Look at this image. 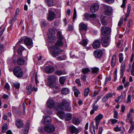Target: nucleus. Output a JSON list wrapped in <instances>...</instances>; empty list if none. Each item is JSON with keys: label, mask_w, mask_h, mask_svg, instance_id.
Returning a JSON list of instances; mask_svg holds the SVG:
<instances>
[{"label": "nucleus", "mask_w": 134, "mask_h": 134, "mask_svg": "<svg viewBox=\"0 0 134 134\" xmlns=\"http://www.w3.org/2000/svg\"><path fill=\"white\" fill-rule=\"evenodd\" d=\"M15 124L17 127L19 128L23 127L24 126L23 121L20 119H18L16 121Z\"/></svg>", "instance_id": "obj_21"}, {"label": "nucleus", "mask_w": 134, "mask_h": 134, "mask_svg": "<svg viewBox=\"0 0 134 134\" xmlns=\"http://www.w3.org/2000/svg\"><path fill=\"white\" fill-rule=\"evenodd\" d=\"M37 91V88H35L34 86H32L31 84H30L28 88L27 94L28 95L30 94L32 92V91H34L36 92Z\"/></svg>", "instance_id": "obj_15"}, {"label": "nucleus", "mask_w": 134, "mask_h": 134, "mask_svg": "<svg viewBox=\"0 0 134 134\" xmlns=\"http://www.w3.org/2000/svg\"><path fill=\"white\" fill-rule=\"evenodd\" d=\"M45 70L47 73L51 74L54 71V69L53 66L49 65L45 68Z\"/></svg>", "instance_id": "obj_18"}, {"label": "nucleus", "mask_w": 134, "mask_h": 134, "mask_svg": "<svg viewBox=\"0 0 134 134\" xmlns=\"http://www.w3.org/2000/svg\"><path fill=\"white\" fill-rule=\"evenodd\" d=\"M104 11L106 15H109L111 14V12L110 7L107 5H104Z\"/></svg>", "instance_id": "obj_16"}, {"label": "nucleus", "mask_w": 134, "mask_h": 134, "mask_svg": "<svg viewBox=\"0 0 134 134\" xmlns=\"http://www.w3.org/2000/svg\"><path fill=\"white\" fill-rule=\"evenodd\" d=\"M47 18L48 21H52L56 18V14L54 11L49 9Z\"/></svg>", "instance_id": "obj_7"}, {"label": "nucleus", "mask_w": 134, "mask_h": 134, "mask_svg": "<svg viewBox=\"0 0 134 134\" xmlns=\"http://www.w3.org/2000/svg\"><path fill=\"white\" fill-rule=\"evenodd\" d=\"M127 0H122V3L121 5V7L122 8H124L126 3V1Z\"/></svg>", "instance_id": "obj_56"}, {"label": "nucleus", "mask_w": 134, "mask_h": 134, "mask_svg": "<svg viewBox=\"0 0 134 134\" xmlns=\"http://www.w3.org/2000/svg\"><path fill=\"white\" fill-rule=\"evenodd\" d=\"M4 87L8 91L9 90H10V86L8 83L7 82L5 83V85L4 86Z\"/></svg>", "instance_id": "obj_47"}, {"label": "nucleus", "mask_w": 134, "mask_h": 134, "mask_svg": "<svg viewBox=\"0 0 134 134\" xmlns=\"http://www.w3.org/2000/svg\"><path fill=\"white\" fill-rule=\"evenodd\" d=\"M100 45V41L98 40H95L92 44L93 48L97 49L98 48Z\"/></svg>", "instance_id": "obj_20"}, {"label": "nucleus", "mask_w": 134, "mask_h": 134, "mask_svg": "<svg viewBox=\"0 0 134 134\" xmlns=\"http://www.w3.org/2000/svg\"><path fill=\"white\" fill-rule=\"evenodd\" d=\"M55 32L54 30L52 28H50L49 30L48 37L49 38L51 39H54L55 38Z\"/></svg>", "instance_id": "obj_11"}, {"label": "nucleus", "mask_w": 134, "mask_h": 134, "mask_svg": "<svg viewBox=\"0 0 134 134\" xmlns=\"http://www.w3.org/2000/svg\"><path fill=\"white\" fill-rule=\"evenodd\" d=\"M73 123L75 124L78 125L80 122V121L79 119L75 118L72 120Z\"/></svg>", "instance_id": "obj_39"}, {"label": "nucleus", "mask_w": 134, "mask_h": 134, "mask_svg": "<svg viewBox=\"0 0 134 134\" xmlns=\"http://www.w3.org/2000/svg\"><path fill=\"white\" fill-rule=\"evenodd\" d=\"M125 63L124 62H122L120 66V72H123L125 70Z\"/></svg>", "instance_id": "obj_42"}, {"label": "nucleus", "mask_w": 134, "mask_h": 134, "mask_svg": "<svg viewBox=\"0 0 134 134\" xmlns=\"http://www.w3.org/2000/svg\"><path fill=\"white\" fill-rule=\"evenodd\" d=\"M105 2L108 4H110L113 3L114 2V0H104Z\"/></svg>", "instance_id": "obj_61"}, {"label": "nucleus", "mask_w": 134, "mask_h": 134, "mask_svg": "<svg viewBox=\"0 0 134 134\" xmlns=\"http://www.w3.org/2000/svg\"><path fill=\"white\" fill-rule=\"evenodd\" d=\"M102 24L103 25H106L107 24V23L104 19H102L101 21Z\"/></svg>", "instance_id": "obj_54"}, {"label": "nucleus", "mask_w": 134, "mask_h": 134, "mask_svg": "<svg viewBox=\"0 0 134 134\" xmlns=\"http://www.w3.org/2000/svg\"><path fill=\"white\" fill-rule=\"evenodd\" d=\"M72 116L71 114H67L66 115V120H70L72 118Z\"/></svg>", "instance_id": "obj_41"}, {"label": "nucleus", "mask_w": 134, "mask_h": 134, "mask_svg": "<svg viewBox=\"0 0 134 134\" xmlns=\"http://www.w3.org/2000/svg\"><path fill=\"white\" fill-rule=\"evenodd\" d=\"M62 40L58 39L55 44L51 47V51L53 56L56 57L58 56L60 52H63L59 48V47L62 46L64 44Z\"/></svg>", "instance_id": "obj_1"}, {"label": "nucleus", "mask_w": 134, "mask_h": 134, "mask_svg": "<svg viewBox=\"0 0 134 134\" xmlns=\"http://www.w3.org/2000/svg\"><path fill=\"white\" fill-rule=\"evenodd\" d=\"M29 125H26V128L25 130V132H24V134H27L29 130Z\"/></svg>", "instance_id": "obj_64"}, {"label": "nucleus", "mask_w": 134, "mask_h": 134, "mask_svg": "<svg viewBox=\"0 0 134 134\" xmlns=\"http://www.w3.org/2000/svg\"><path fill=\"white\" fill-rule=\"evenodd\" d=\"M103 118V115L102 114H100L98 115L95 118L96 122L99 123Z\"/></svg>", "instance_id": "obj_25"}, {"label": "nucleus", "mask_w": 134, "mask_h": 134, "mask_svg": "<svg viewBox=\"0 0 134 134\" xmlns=\"http://www.w3.org/2000/svg\"><path fill=\"white\" fill-rule=\"evenodd\" d=\"M55 129L54 126L52 124L46 126L44 127L45 130L47 132H52L54 131Z\"/></svg>", "instance_id": "obj_10"}, {"label": "nucleus", "mask_w": 134, "mask_h": 134, "mask_svg": "<svg viewBox=\"0 0 134 134\" xmlns=\"http://www.w3.org/2000/svg\"><path fill=\"white\" fill-rule=\"evenodd\" d=\"M132 114L130 113H127V118L126 120V122H128L129 123L131 124V125H133V119L131 117V116Z\"/></svg>", "instance_id": "obj_19"}, {"label": "nucleus", "mask_w": 134, "mask_h": 134, "mask_svg": "<svg viewBox=\"0 0 134 134\" xmlns=\"http://www.w3.org/2000/svg\"><path fill=\"white\" fill-rule=\"evenodd\" d=\"M99 7V5L97 3L92 4L90 7L91 11L92 13L95 12L98 10Z\"/></svg>", "instance_id": "obj_14"}, {"label": "nucleus", "mask_w": 134, "mask_h": 134, "mask_svg": "<svg viewBox=\"0 0 134 134\" xmlns=\"http://www.w3.org/2000/svg\"><path fill=\"white\" fill-rule=\"evenodd\" d=\"M133 57H134V54L133 53H132L131 55V59H130V62H131L129 64V69H127V70L128 71H130V70H131V74L132 75L134 76V73L133 72L134 71V61L133 62V63L132 64V70H131V63L133 61Z\"/></svg>", "instance_id": "obj_6"}, {"label": "nucleus", "mask_w": 134, "mask_h": 134, "mask_svg": "<svg viewBox=\"0 0 134 134\" xmlns=\"http://www.w3.org/2000/svg\"><path fill=\"white\" fill-rule=\"evenodd\" d=\"M79 30L80 31H86L87 30V26L83 23H80L79 25Z\"/></svg>", "instance_id": "obj_17"}, {"label": "nucleus", "mask_w": 134, "mask_h": 134, "mask_svg": "<svg viewBox=\"0 0 134 134\" xmlns=\"http://www.w3.org/2000/svg\"><path fill=\"white\" fill-rule=\"evenodd\" d=\"M4 46L3 44L0 43V54L2 53L4 49Z\"/></svg>", "instance_id": "obj_55"}, {"label": "nucleus", "mask_w": 134, "mask_h": 134, "mask_svg": "<svg viewBox=\"0 0 134 134\" xmlns=\"http://www.w3.org/2000/svg\"><path fill=\"white\" fill-rule=\"evenodd\" d=\"M131 96L130 95H129L127 97V100L126 102V103H128L131 102Z\"/></svg>", "instance_id": "obj_62"}, {"label": "nucleus", "mask_w": 134, "mask_h": 134, "mask_svg": "<svg viewBox=\"0 0 134 134\" xmlns=\"http://www.w3.org/2000/svg\"><path fill=\"white\" fill-rule=\"evenodd\" d=\"M90 89L89 88H86L84 91V95L85 97H87L88 95Z\"/></svg>", "instance_id": "obj_38"}, {"label": "nucleus", "mask_w": 134, "mask_h": 134, "mask_svg": "<svg viewBox=\"0 0 134 134\" xmlns=\"http://www.w3.org/2000/svg\"><path fill=\"white\" fill-rule=\"evenodd\" d=\"M134 128V125H131V126L128 132L129 133H131L132 132V131Z\"/></svg>", "instance_id": "obj_53"}, {"label": "nucleus", "mask_w": 134, "mask_h": 134, "mask_svg": "<svg viewBox=\"0 0 134 134\" xmlns=\"http://www.w3.org/2000/svg\"><path fill=\"white\" fill-rule=\"evenodd\" d=\"M123 18L121 17V19L118 22V25L119 26H122V24L123 23Z\"/></svg>", "instance_id": "obj_52"}, {"label": "nucleus", "mask_w": 134, "mask_h": 134, "mask_svg": "<svg viewBox=\"0 0 134 134\" xmlns=\"http://www.w3.org/2000/svg\"><path fill=\"white\" fill-rule=\"evenodd\" d=\"M12 85L16 89H19L20 87V83H19L15 82L12 83Z\"/></svg>", "instance_id": "obj_36"}, {"label": "nucleus", "mask_w": 134, "mask_h": 134, "mask_svg": "<svg viewBox=\"0 0 134 134\" xmlns=\"http://www.w3.org/2000/svg\"><path fill=\"white\" fill-rule=\"evenodd\" d=\"M70 92L69 89L68 88H62L61 92L63 94L66 95L68 94Z\"/></svg>", "instance_id": "obj_31"}, {"label": "nucleus", "mask_w": 134, "mask_h": 134, "mask_svg": "<svg viewBox=\"0 0 134 134\" xmlns=\"http://www.w3.org/2000/svg\"><path fill=\"white\" fill-rule=\"evenodd\" d=\"M65 79L66 78L65 77L62 76L60 77L59 78V82L62 85L64 84V83Z\"/></svg>", "instance_id": "obj_34"}, {"label": "nucleus", "mask_w": 134, "mask_h": 134, "mask_svg": "<svg viewBox=\"0 0 134 134\" xmlns=\"http://www.w3.org/2000/svg\"><path fill=\"white\" fill-rule=\"evenodd\" d=\"M51 121V118L50 116H46L44 119V123L46 124H48Z\"/></svg>", "instance_id": "obj_29"}, {"label": "nucleus", "mask_w": 134, "mask_h": 134, "mask_svg": "<svg viewBox=\"0 0 134 134\" xmlns=\"http://www.w3.org/2000/svg\"><path fill=\"white\" fill-rule=\"evenodd\" d=\"M57 116L61 119H63L65 117L64 112L62 111H58L57 113Z\"/></svg>", "instance_id": "obj_26"}, {"label": "nucleus", "mask_w": 134, "mask_h": 134, "mask_svg": "<svg viewBox=\"0 0 134 134\" xmlns=\"http://www.w3.org/2000/svg\"><path fill=\"white\" fill-rule=\"evenodd\" d=\"M114 130L116 132L119 131L121 130V127H118L117 126H116V127H115L114 128Z\"/></svg>", "instance_id": "obj_58"}, {"label": "nucleus", "mask_w": 134, "mask_h": 134, "mask_svg": "<svg viewBox=\"0 0 134 134\" xmlns=\"http://www.w3.org/2000/svg\"><path fill=\"white\" fill-rule=\"evenodd\" d=\"M88 40L87 39H82V40L79 42V44L82 45L83 46L85 47L88 43Z\"/></svg>", "instance_id": "obj_27"}, {"label": "nucleus", "mask_w": 134, "mask_h": 134, "mask_svg": "<svg viewBox=\"0 0 134 134\" xmlns=\"http://www.w3.org/2000/svg\"><path fill=\"white\" fill-rule=\"evenodd\" d=\"M47 79V84L50 87L52 88L55 85L56 79L55 76L53 75H49L48 76Z\"/></svg>", "instance_id": "obj_3"}, {"label": "nucleus", "mask_w": 134, "mask_h": 134, "mask_svg": "<svg viewBox=\"0 0 134 134\" xmlns=\"http://www.w3.org/2000/svg\"><path fill=\"white\" fill-rule=\"evenodd\" d=\"M57 38L58 39H63V37L62 35L61 32L58 31L57 32Z\"/></svg>", "instance_id": "obj_33"}, {"label": "nucleus", "mask_w": 134, "mask_h": 134, "mask_svg": "<svg viewBox=\"0 0 134 134\" xmlns=\"http://www.w3.org/2000/svg\"><path fill=\"white\" fill-rule=\"evenodd\" d=\"M111 29L108 27L103 26L102 27L101 29L102 34L104 36L108 35L110 33Z\"/></svg>", "instance_id": "obj_8"}, {"label": "nucleus", "mask_w": 134, "mask_h": 134, "mask_svg": "<svg viewBox=\"0 0 134 134\" xmlns=\"http://www.w3.org/2000/svg\"><path fill=\"white\" fill-rule=\"evenodd\" d=\"M25 62L24 59L21 57L18 58L16 60V63L19 65H23L24 63Z\"/></svg>", "instance_id": "obj_22"}, {"label": "nucleus", "mask_w": 134, "mask_h": 134, "mask_svg": "<svg viewBox=\"0 0 134 134\" xmlns=\"http://www.w3.org/2000/svg\"><path fill=\"white\" fill-rule=\"evenodd\" d=\"M86 76L85 75H82L81 76V78L82 80L85 84L86 82Z\"/></svg>", "instance_id": "obj_46"}, {"label": "nucleus", "mask_w": 134, "mask_h": 134, "mask_svg": "<svg viewBox=\"0 0 134 134\" xmlns=\"http://www.w3.org/2000/svg\"><path fill=\"white\" fill-rule=\"evenodd\" d=\"M55 108L57 110H62L68 111H71V109L68 102L63 100L60 103H58Z\"/></svg>", "instance_id": "obj_2"}, {"label": "nucleus", "mask_w": 134, "mask_h": 134, "mask_svg": "<svg viewBox=\"0 0 134 134\" xmlns=\"http://www.w3.org/2000/svg\"><path fill=\"white\" fill-rule=\"evenodd\" d=\"M123 89V87L122 85H121L119 86L117 88V89L119 91H120Z\"/></svg>", "instance_id": "obj_63"}, {"label": "nucleus", "mask_w": 134, "mask_h": 134, "mask_svg": "<svg viewBox=\"0 0 134 134\" xmlns=\"http://www.w3.org/2000/svg\"><path fill=\"white\" fill-rule=\"evenodd\" d=\"M119 60L120 63H121L123 60V54L122 53H120L119 55Z\"/></svg>", "instance_id": "obj_43"}, {"label": "nucleus", "mask_w": 134, "mask_h": 134, "mask_svg": "<svg viewBox=\"0 0 134 134\" xmlns=\"http://www.w3.org/2000/svg\"><path fill=\"white\" fill-rule=\"evenodd\" d=\"M69 130L70 132L72 133H77L79 132L78 129L73 126H70Z\"/></svg>", "instance_id": "obj_23"}, {"label": "nucleus", "mask_w": 134, "mask_h": 134, "mask_svg": "<svg viewBox=\"0 0 134 134\" xmlns=\"http://www.w3.org/2000/svg\"><path fill=\"white\" fill-rule=\"evenodd\" d=\"M80 93V91L78 90H76L75 91H74V95L76 97H77L78 96V94Z\"/></svg>", "instance_id": "obj_50"}, {"label": "nucleus", "mask_w": 134, "mask_h": 134, "mask_svg": "<svg viewBox=\"0 0 134 134\" xmlns=\"http://www.w3.org/2000/svg\"><path fill=\"white\" fill-rule=\"evenodd\" d=\"M114 118H117L118 115L117 111L116 110L114 111Z\"/></svg>", "instance_id": "obj_57"}, {"label": "nucleus", "mask_w": 134, "mask_h": 134, "mask_svg": "<svg viewBox=\"0 0 134 134\" xmlns=\"http://www.w3.org/2000/svg\"><path fill=\"white\" fill-rule=\"evenodd\" d=\"M99 106L98 105H92L93 109L91 111L90 114L91 115L93 114L95 112V111H96L98 108Z\"/></svg>", "instance_id": "obj_30"}, {"label": "nucleus", "mask_w": 134, "mask_h": 134, "mask_svg": "<svg viewBox=\"0 0 134 134\" xmlns=\"http://www.w3.org/2000/svg\"><path fill=\"white\" fill-rule=\"evenodd\" d=\"M24 49V48L23 47H20L18 50V54L21 55Z\"/></svg>", "instance_id": "obj_40"}, {"label": "nucleus", "mask_w": 134, "mask_h": 134, "mask_svg": "<svg viewBox=\"0 0 134 134\" xmlns=\"http://www.w3.org/2000/svg\"><path fill=\"white\" fill-rule=\"evenodd\" d=\"M7 125L6 123H5L3 125L2 127V133H4L7 130Z\"/></svg>", "instance_id": "obj_32"}, {"label": "nucleus", "mask_w": 134, "mask_h": 134, "mask_svg": "<svg viewBox=\"0 0 134 134\" xmlns=\"http://www.w3.org/2000/svg\"><path fill=\"white\" fill-rule=\"evenodd\" d=\"M91 70L93 72L96 73L99 71V69L97 68L94 67L92 68Z\"/></svg>", "instance_id": "obj_45"}, {"label": "nucleus", "mask_w": 134, "mask_h": 134, "mask_svg": "<svg viewBox=\"0 0 134 134\" xmlns=\"http://www.w3.org/2000/svg\"><path fill=\"white\" fill-rule=\"evenodd\" d=\"M76 11L75 8L74 9L73 16V20L74 21L75 19L76 18Z\"/></svg>", "instance_id": "obj_49"}, {"label": "nucleus", "mask_w": 134, "mask_h": 134, "mask_svg": "<svg viewBox=\"0 0 134 134\" xmlns=\"http://www.w3.org/2000/svg\"><path fill=\"white\" fill-rule=\"evenodd\" d=\"M54 72L55 74L58 76L64 75L66 73V72L64 70H55Z\"/></svg>", "instance_id": "obj_28"}, {"label": "nucleus", "mask_w": 134, "mask_h": 134, "mask_svg": "<svg viewBox=\"0 0 134 134\" xmlns=\"http://www.w3.org/2000/svg\"><path fill=\"white\" fill-rule=\"evenodd\" d=\"M90 71V69L88 68H83L82 70V72L84 74H86L89 72Z\"/></svg>", "instance_id": "obj_35"}, {"label": "nucleus", "mask_w": 134, "mask_h": 134, "mask_svg": "<svg viewBox=\"0 0 134 134\" xmlns=\"http://www.w3.org/2000/svg\"><path fill=\"white\" fill-rule=\"evenodd\" d=\"M105 95L108 99L109 98L111 97H113V94L111 93H107Z\"/></svg>", "instance_id": "obj_48"}, {"label": "nucleus", "mask_w": 134, "mask_h": 134, "mask_svg": "<svg viewBox=\"0 0 134 134\" xmlns=\"http://www.w3.org/2000/svg\"><path fill=\"white\" fill-rule=\"evenodd\" d=\"M16 18H17L16 16V15L14 16V17L12 18V19L9 21L10 23H11L12 24V21H15Z\"/></svg>", "instance_id": "obj_60"}, {"label": "nucleus", "mask_w": 134, "mask_h": 134, "mask_svg": "<svg viewBox=\"0 0 134 134\" xmlns=\"http://www.w3.org/2000/svg\"><path fill=\"white\" fill-rule=\"evenodd\" d=\"M13 72L15 76L18 78L21 77L23 75V72L21 68L18 66L14 68Z\"/></svg>", "instance_id": "obj_4"}, {"label": "nucleus", "mask_w": 134, "mask_h": 134, "mask_svg": "<svg viewBox=\"0 0 134 134\" xmlns=\"http://www.w3.org/2000/svg\"><path fill=\"white\" fill-rule=\"evenodd\" d=\"M75 82L79 86H81V84L80 83V81L79 79H76L75 80Z\"/></svg>", "instance_id": "obj_59"}, {"label": "nucleus", "mask_w": 134, "mask_h": 134, "mask_svg": "<svg viewBox=\"0 0 134 134\" xmlns=\"http://www.w3.org/2000/svg\"><path fill=\"white\" fill-rule=\"evenodd\" d=\"M103 54L102 51L100 49H96L93 52V55L96 58H99L102 56Z\"/></svg>", "instance_id": "obj_13"}, {"label": "nucleus", "mask_w": 134, "mask_h": 134, "mask_svg": "<svg viewBox=\"0 0 134 134\" xmlns=\"http://www.w3.org/2000/svg\"><path fill=\"white\" fill-rule=\"evenodd\" d=\"M116 63V55H114L111 58L110 63L111 66L112 67H114L115 64Z\"/></svg>", "instance_id": "obj_24"}, {"label": "nucleus", "mask_w": 134, "mask_h": 134, "mask_svg": "<svg viewBox=\"0 0 134 134\" xmlns=\"http://www.w3.org/2000/svg\"><path fill=\"white\" fill-rule=\"evenodd\" d=\"M47 105L48 108L50 109L52 108L55 105L54 101L52 99H48L47 101Z\"/></svg>", "instance_id": "obj_12"}, {"label": "nucleus", "mask_w": 134, "mask_h": 134, "mask_svg": "<svg viewBox=\"0 0 134 134\" xmlns=\"http://www.w3.org/2000/svg\"><path fill=\"white\" fill-rule=\"evenodd\" d=\"M85 18L86 20H88L89 18H90V14L88 13H86L84 14Z\"/></svg>", "instance_id": "obj_44"}, {"label": "nucleus", "mask_w": 134, "mask_h": 134, "mask_svg": "<svg viewBox=\"0 0 134 134\" xmlns=\"http://www.w3.org/2000/svg\"><path fill=\"white\" fill-rule=\"evenodd\" d=\"M101 41L102 45L104 47H106L109 44L110 41L108 37H104L102 38Z\"/></svg>", "instance_id": "obj_9"}, {"label": "nucleus", "mask_w": 134, "mask_h": 134, "mask_svg": "<svg viewBox=\"0 0 134 134\" xmlns=\"http://www.w3.org/2000/svg\"><path fill=\"white\" fill-rule=\"evenodd\" d=\"M21 40H24V44L30 49L32 46L33 42L32 39L28 37H26L23 39L21 38Z\"/></svg>", "instance_id": "obj_5"}, {"label": "nucleus", "mask_w": 134, "mask_h": 134, "mask_svg": "<svg viewBox=\"0 0 134 134\" xmlns=\"http://www.w3.org/2000/svg\"><path fill=\"white\" fill-rule=\"evenodd\" d=\"M52 88H53V89L54 91L56 92H58L59 91V87L57 86H55V85Z\"/></svg>", "instance_id": "obj_51"}, {"label": "nucleus", "mask_w": 134, "mask_h": 134, "mask_svg": "<svg viewBox=\"0 0 134 134\" xmlns=\"http://www.w3.org/2000/svg\"><path fill=\"white\" fill-rule=\"evenodd\" d=\"M47 5L49 7L52 6L53 4V0H46Z\"/></svg>", "instance_id": "obj_37"}]
</instances>
